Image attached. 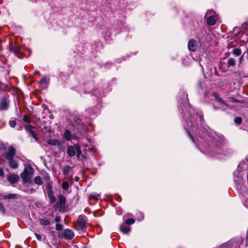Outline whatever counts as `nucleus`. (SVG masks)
<instances>
[{
    "label": "nucleus",
    "instance_id": "e433bc0d",
    "mask_svg": "<svg viewBox=\"0 0 248 248\" xmlns=\"http://www.w3.org/2000/svg\"><path fill=\"white\" fill-rule=\"evenodd\" d=\"M4 84L0 81V92L3 90Z\"/></svg>",
    "mask_w": 248,
    "mask_h": 248
},
{
    "label": "nucleus",
    "instance_id": "423d86ee",
    "mask_svg": "<svg viewBox=\"0 0 248 248\" xmlns=\"http://www.w3.org/2000/svg\"><path fill=\"white\" fill-rule=\"evenodd\" d=\"M188 47L190 51H195L197 49V44L196 40L190 39L188 44Z\"/></svg>",
    "mask_w": 248,
    "mask_h": 248
},
{
    "label": "nucleus",
    "instance_id": "aec40b11",
    "mask_svg": "<svg viewBox=\"0 0 248 248\" xmlns=\"http://www.w3.org/2000/svg\"><path fill=\"white\" fill-rule=\"evenodd\" d=\"M235 65V60L232 58H229L228 60V67L234 66Z\"/></svg>",
    "mask_w": 248,
    "mask_h": 248
},
{
    "label": "nucleus",
    "instance_id": "412c9836",
    "mask_svg": "<svg viewBox=\"0 0 248 248\" xmlns=\"http://www.w3.org/2000/svg\"><path fill=\"white\" fill-rule=\"evenodd\" d=\"M48 196L51 202L54 203L56 201V198L53 195L52 192L48 193Z\"/></svg>",
    "mask_w": 248,
    "mask_h": 248
},
{
    "label": "nucleus",
    "instance_id": "4be33fe9",
    "mask_svg": "<svg viewBox=\"0 0 248 248\" xmlns=\"http://www.w3.org/2000/svg\"><path fill=\"white\" fill-rule=\"evenodd\" d=\"M135 221L134 219L129 218L126 219L124 223L129 226V225H132L134 224L135 223Z\"/></svg>",
    "mask_w": 248,
    "mask_h": 248
},
{
    "label": "nucleus",
    "instance_id": "b1692460",
    "mask_svg": "<svg viewBox=\"0 0 248 248\" xmlns=\"http://www.w3.org/2000/svg\"><path fill=\"white\" fill-rule=\"evenodd\" d=\"M69 185L67 182L63 181L62 183V187L63 189H64L65 190H67L68 188H69Z\"/></svg>",
    "mask_w": 248,
    "mask_h": 248
},
{
    "label": "nucleus",
    "instance_id": "393cba45",
    "mask_svg": "<svg viewBox=\"0 0 248 248\" xmlns=\"http://www.w3.org/2000/svg\"><path fill=\"white\" fill-rule=\"evenodd\" d=\"M52 185H51V183H48L46 185V189H47V190L48 191V193L52 192Z\"/></svg>",
    "mask_w": 248,
    "mask_h": 248
},
{
    "label": "nucleus",
    "instance_id": "4c0bfd02",
    "mask_svg": "<svg viewBox=\"0 0 248 248\" xmlns=\"http://www.w3.org/2000/svg\"><path fill=\"white\" fill-rule=\"evenodd\" d=\"M4 175V172L2 169L0 168V176L3 177Z\"/></svg>",
    "mask_w": 248,
    "mask_h": 248
},
{
    "label": "nucleus",
    "instance_id": "c9c22d12",
    "mask_svg": "<svg viewBox=\"0 0 248 248\" xmlns=\"http://www.w3.org/2000/svg\"><path fill=\"white\" fill-rule=\"evenodd\" d=\"M35 235L36 238L39 241H41V240H42V236H41V235L40 234L35 233Z\"/></svg>",
    "mask_w": 248,
    "mask_h": 248
},
{
    "label": "nucleus",
    "instance_id": "c756f323",
    "mask_svg": "<svg viewBox=\"0 0 248 248\" xmlns=\"http://www.w3.org/2000/svg\"><path fill=\"white\" fill-rule=\"evenodd\" d=\"M0 210L3 213H6V209H5L3 204L1 202H0Z\"/></svg>",
    "mask_w": 248,
    "mask_h": 248
},
{
    "label": "nucleus",
    "instance_id": "7ed1b4c3",
    "mask_svg": "<svg viewBox=\"0 0 248 248\" xmlns=\"http://www.w3.org/2000/svg\"><path fill=\"white\" fill-rule=\"evenodd\" d=\"M66 198L63 195L59 196V201L56 202L55 209H59L60 211L64 210L65 208Z\"/></svg>",
    "mask_w": 248,
    "mask_h": 248
},
{
    "label": "nucleus",
    "instance_id": "ea45409f",
    "mask_svg": "<svg viewBox=\"0 0 248 248\" xmlns=\"http://www.w3.org/2000/svg\"><path fill=\"white\" fill-rule=\"evenodd\" d=\"M78 179H79V178H78V177H76V178H75V180H76V181H78Z\"/></svg>",
    "mask_w": 248,
    "mask_h": 248
},
{
    "label": "nucleus",
    "instance_id": "ddd939ff",
    "mask_svg": "<svg viewBox=\"0 0 248 248\" xmlns=\"http://www.w3.org/2000/svg\"><path fill=\"white\" fill-rule=\"evenodd\" d=\"M213 96L215 97V100L219 103H220L225 106L229 107V105L228 104H226L224 100H223L219 96L218 94L217 93H214Z\"/></svg>",
    "mask_w": 248,
    "mask_h": 248
},
{
    "label": "nucleus",
    "instance_id": "6ab92c4d",
    "mask_svg": "<svg viewBox=\"0 0 248 248\" xmlns=\"http://www.w3.org/2000/svg\"><path fill=\"white\" fill-rule=\"evenodd\" d=\"M64 137L66 140H69L71 139V132L66 129L64 133Z\"/></svg>",
    "mask_w": 248,
    "mask_h": 248
},
{
    "label": "nucleus",
    "instance_id": "9b49d317",
    "mask_svg": "<svg viewBox=\"0 0 248 248\" xmlns=\"http://www.w3.org/2000/svg\"><path fill=\"white\" fill-rule=\"evenodd\" d=\"M217 21L216 17L214 15H211L207 18V23L209 25H214Z\"/></svg>",
    "mask_w": 248,
    "mask_h": 248
},
{
    "label": "nucleus",
    "instance_id": "473e14b6",
    "mask_svg": "<svg viewBox=\"0 0 248 248\" xmlns=\"http://www.w3.org/2000/svg\"><path fill=\"white\" fill-rule=\"evenodd\" d=\"M56 229L57 231H61L62 229V226L60 223H57L56 225Z\"/></svg>",
    "mask_w": 248,
    "mask_h": 248
},
{
    "label": "nucleus",
    "instance_id": "39448f33",
    "mask_svg": "<svg viewBox=\"0 0 248 248\" xmlns=\"http://www.w3.org/2000/svg\"><path fill=\"white\" fill-rule=\"evenodd\" d=\"M25 129L30 133L31 135L36 140H38V137L33 130V127L29 124H26L24 125Z\"/></svg>",
    "mask_w": 248,
    "mask_h": 248
},
{
    "label": "nucleus",
    "instance_id": "2f4dec72",
    "mask_svg": "<svg viewBox=\"0 0 248 248\" xmlns=\"http://www.w3.org/2000/svg\"><path fill=\"white\" fill-rule=\"evenodd\" d=\"M23 121L25 122H26V123H29L30 122V118L27 116V115H24L23 116Z\"/></svg>",
    "mask_w": 248,
    "mask_h": 248
},
{
    "label": "nucleus",
    "instance_id": "bb28decb",
    "mask_svg": "<svg viewBox=\"0 0 248 248\" xmlns=\"http://www.w3.org/2000/svg\"><path fill=\"white\" fill-rule=\"evenodd\" d=\"M100 196V195L99 194H97L95 195L91 194L90 196V198L91 199H94L95 200H98Z\"/></svg>",
    "mask_w": 248,
    "mask_h": 248
},
{
    "label": "nucleus",
    "instance_id": "f257e3e1",
    "mask_svg": "<svg viewBox=\"0 0 248 248\" xmlns=\"http://www.w3.org/2000/svg\"><path fill=\"white\" fill-rule=\"evenodd\" d=\"M34 173L33 168L31 166L26 167L20 174V177L23 183H29Z\"/></svg>",
    "mask_w": 248,
    "mask_h": 248
},
{
    "label": "nucleus",
    "instance_id": "a211bd4d",
    "mask_svg": "<svg viewBox=\"0 0 248 248\" xmlns=\"http://www.w3.org/2000/svg\"><path fill=\"white\" fill-rule=\"evenodd\" d=\"M39 223L42 226H47L50 224V222L48 220L40 218Z\"/></svg>",
    "mask_w": 248,
    "mask_h": 248
},
{
    "label": "nucleus",
    "instance_id": "72a5a7b5",
    "mask_svg": "<svg viewBox=\"0 0 248 248\" xmlns=\"http://www.w3.org/2000/svg\"><path fill=\"white\" fill-rule=\"evenodd\" d=\"M230 100L233 103H239L241 101L239 100L235 99V98L233 97H230L229 98Z\"/></svg>",
    "mask_w": 248,
    "mask_h": 248
},
{
    "label": "nucleus",
    "instance_id": "7c9ffc66",
    "mask_svg": "<svg viewBox=\"0 0 248 248\" xmlns=\"http://www.w3.org/2000/svg\"><path fill=\"white\" fill-rule=\"evenodd\" d=\"M47 83V79L46 78H43L40 80V83L42 84H46Z\"/></svg>",
    "mask_w": 248,
    "mask_h": 248
},
{
    "label": "nucleus",
    "instance_id": "58836bf2",
    "mask_svg": "<svg viewBox=\"0 0 248 248\" xmlns=\"http://www.w3.org/2000/svg\"><path fill=\"white\" fill-rule=\"evenodd\" d=\"M49 178H50V177H49V176L48 175H47L45 177V179H46V180H49Z\"/></svg>",
    "mask_w": 248,
    "mask_h": 248
},
{
    "label": "nucleus",
    "instance_id": "0eeeda50",
    "mask_svg": "<svg viewBox=\"0 0 248 248\" xmlns=\"http://www.w3.org/2000/svg\"><path fill=\"white\" fill-rule=\"evenodd\" d=\"M63 236L66 239H72L74 237V233L72 230L66 229L64 231Z\"/></svg>",
    "mask_w": 248,
    "mask_h": 248
},
{
    "label": "nucleus",
    "instance_id": "f8f14e48",
    "mask_svg": "<svg viewBox=\"0 0 248 248\" xmlns=\"http://www.w3.org/2000/svg\"><path fill=\"white\" fill-rule=\"evenodd\" d=\"M8 108V103L6 99L2 98L1 99L0 105V110H5Z\"/></svg>",
    "mask_w": 248,
    "mask_h": 248
},
{
    "label": "nucleus",
    "instance_id": "cd10ccee",
    "mask_svg": "<svg viewBox=\"0 0 248 248\" xmlns=\"http://www.w3.org/2000/svg\"><path fill=\"white\" fill-rule=\"evenodd\" d=\"M234 121L236 124H239L242 123V120L241 117H237L234 118Z\"/></svg>",
    "mask_w": 248,
    "mask_h": 248
},
{
    "label": "nucleus",
    "instance_id": "f704fd0d",
    "mask_svg": "<svg viewBox=\"0 0 248 248\" xmlns=\"http://www.w3.org/2000/svg\"><path fill=\"white\" fill-rule=\"evenodd\" d=\"M55 221L56 222H60L61 221V217L60 216H56L55 218Z\"/></svg>",
    "mask_w": 248,
    "mask_h": 248
},
{
    "label": "nucleus",
    "instance_id": "c85d7f7f",
    "mask_svg": "<svg viewBox=\"0 0 248 248\" xmlns=\"http://www.w3.org/2000/svg\"><path fill=\"white\" fill-rule=\"evenodd\" d=\"M9 124L11 127H15L16 124V122L15 120H11L9 122Z\"/></svg>",
    "mask_w": 248,
    "mask_h": 248
},
{
    "label": "nucleus",
    "instance_id": "9d476101",
    "mask_svg": "<svg viewBox=\"0 0 248 248\" xmlns=\"http://www.w3.org/2000/svg\"><path fill=\"white\" fill-rule=\"evenodd\" d=\"M120 230L124 233H127L128 232H129L131 230L130 227L127 224L124 223L123 224H121L120 226Z\"/></svg>",
    "mask_w": 248,
    "mask_h": 248
},
{
    "label": "nucleus",
    "instance_id": "4468645a",
    "mask_svg": "<svg viewBox=\"0 0 248 248\" xmlns=\"http://www.w3.org/2000/svg\"><path fill=\"white\" fill-rule=\"evenodd\" d=\"M8 160L9 161V165L11 168L16 169L18 167V165L16 161L13 160V158Z\"/></svg>",
    "mask_w": 248,
    "mask_h": 248
},
{
    "label": "nucleus",
    "instance_id": "20e7f679",
    "mask_svg": "<svg viewBox=\"0 0 248 248\" xmlns=\"http://www.w3.org/2000/svg\"><path fill=\"white\" fill-rule=\"evenodd\" d=\"M77 223L78 227L79 229L84 230L86 228V220L85 217H79L77 220Z\"/></svg>",
    "mask_w": 248,
    "mask_h": 248
},
{
    "label": "nucleus",
    "instance_id": "2eb2a0df",
    "mask_svg": "<svg viewBox=\"0 0 248 248\" xmlns=\"http://www.w3.org/2000/svg\"><path fill=\"white\" fill-rule=\"evenodd\" d=\"M47 143L49 145H60L61 144V142L57 140L56 139H51L47 141Z\"/></svg>",
    "mask_w": 248,
    "mask_h": 248
},
{
    "label": "nucleus",
    "instance_id": "f03ea898",
    "mask_svg": "<svg viewBox=\"0 0 248 248\" xmlns=\"http://www.w3.org/2000/svg\"><path fill=\"white\" fill-rule=\"evenodd\" d=\"M77 153V156L78 158L81 155V151L80 146L78 144H75L74 146H69L67 150V154L71 157L74 156Z\"/></svg>",
    "mask_w": 248,
    "mask_h": 248
},
{
    "label": "nucleus",
    "instance_id": "dca6fc26",
    "mask_svg": "<svg viewBox=\"0 0 248 248\" xmlns=\"http://www.w3.org/2000/svg\"><path fill=\"white\" fill-rule=\"evenodd\" d=\"M16 198L17 195L16 194H9L2 197V199L4 200L16 199Z\"/></svg>",
    "mask_w": 248,
    "mask_h": 248
},
{
    "label": "nucleus",
    "instance_id": "f3484780",
    "mask_svg": "<svg viewBox=\"0 0 248 248\" xmlns=\"http://www.w3.org/2000/svg\"><path fill=\"white\" fill-rule=\"evenodd\" d=\"M34 183L37 185H41L43 184V181L39 176H36L34 179Z\"/></svg>",
    "mask_w": 248,
    "mask_h": 248
},
{
    "label": "nucleus",
    "instance_id": "a878e982",
    "mask_svg": "<svg viewBox=\"0 0 248 248\" xmlns=\"http://www.w3.org/2000/svg\"><path fill=\"white\" fill-rule=\"evenodd\" d=\"M70 167H69V166L64 167V169H63V174L67 175L68 173V172L70 170Z\"/></svg>",
    "mask_w": 248,
    "mask_h": 248
},
{
    "label": "nucleus",
    "instance_id": "6e6552de",
    "mask_svg": "<svg viewBox=\"0 0 248 248\" xmlns=\"http://www.w3.org/2000/svg\"><path fill=\"white\" fill-rule=\"evenodd\" d=\"M16 154V149L13 147H10L8 148L7 153L6 155V158L7 159H11Z\"/></svg>",
    "mask_w": 248,
    "mask_h": 248
},
{
    "label": "nucleus",
    "instance_id": "5701e85b",
    "mask_svg": "<svg viewBox=\"0 0 248 248\" xmlns=\"http://www.w3.org/2000/svg\"><path fill=\"white\" fill-rule=\"evenodd\" d=\"M241 53V51L239 48H235L233 50V55L238 56H239Z\"/></svg>",
    "mask_w": 248,
    "mask_h": 248
},
{
    "label": "nucleus",
    "instance_id": "1a4fd4ad",
    "mask_svg": "<svg viewBox=\"0 0 248 248\" xmlns=\"http://www.w3.org/2000/svg\"><path fill=\"white\" fill-rule=\"evenodd\" d=\"M7 179L11 184H15L19 181L18 176L16 174L8 175Z\"/></svg>",
    "mask_w": 248,
    "mask_h": 248
}]
</instances>
